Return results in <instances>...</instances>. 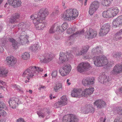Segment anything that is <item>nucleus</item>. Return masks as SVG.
Returning a JSON list of instances; mask_svg holds the SVG:
<instances>
[{"instance_id": "53", "label": "nucleus", "mask_w": 122, "mask_h": 122, "mask_svg": "<svg viewBox=\"0 0 122 122\" xmlns=\"http://www.w3.org/2000/svg\"><path fill=\"white\" fill-rule=\"evenodd\" d=\"M121 119L119 117H117L115 120L114 122H121Z\"/></svg>"}, {"instance_id": "44", "label": "nucleus", "mask_w": 122, "mask_h": 122, "mask_svg": "<svg viewBox=\"0 0 122 122\" xmlns=\"http://www.w3.org/2000/svg\"><path fill=\"white\" fill-rule=\"evenodd\" d=\"M9 22L12 24H14L17 23L18 21L11 16L9 20Z\"/></svg>"}, {"instance_id": "41", "label": "nucleus", "mask_w": 122, "mask_h": 122, "mask_svg": "<svg viewBox=\"0 0 122 122\" xmlns=\"http://www.w3.org/2000/svg\"><path fill=\"white\" fill-rule=\"evenodd\" d=\"M12 87L16 90L17 91L20 92L21 93H23V92L22 88L19 86L16 85H13Z\"/></svg>"}, {"instance_id": "48", "label": "nucleus", "mask_w": 122, "mask_h": 122, "mask_svg": "<svg viewBox=\"0 0 122 122\" xmlns=\"http://www.w3.org/2000/svg\"><path fill=\"white\" fill-rule=\"evenodd\" d=\"M116 111L118 114L120 115H122V107H117Z\"/></svg>"}, {"instance_id": "30", "label": "nucleus", "mask_w": 122, "mask_h": 122, "mask_svg": "<svg viewBox=\"0 0 122 122\" xmlns=\"http://www.w3.org/2000/svg\"><path fill=\"white\" fill-rule=\"evenodd\" d=\"M102 48L100 46H97L93 48L92 51V53L94 55L99 54L102 53Z\"/></svg>"}, {"instance_id": "45", "label": "nucleus", "mask_w": 122, "mask_h": 122, "mask_svg": "<svg viewBox=\"0 0 122 122\" xmlns=\"http://www.w3.org/2000/svg\"><path fill=\"white\" fill-rule=\"evenodd\" d=\"M67 3L68 1L67 0H63L62 3V5L64 9H66L67 8Z\"/></svg>"}, {"instance_id": "12", "label": "nucleus", "mask_w": 122, "mask_h": 122, "mask_svg": "<svg viewBox=\"0 0 122 122\" xmlns=\"http://www.w3.org/2000/svg\"><path fill=\"white\" fill-rule=\"evenodd\" d=\"M110 28V26L109 23H106L102 26L99 34L101 36L106 35L109 32Z\"/></svg>"}, {"instance_id": "61", "label": "nucleus", "mask_w": 122, "mask_h": 122, "mask_svg": "<svg viewBox=\"0 0 122 122\" xmlns=\"http://www.w3.org/2000/svg\"><path fill=\"white\" fill-rule=\"evenodd\" d=\"M78 0L80 3H81V4H83V0Z\"/></svg>"}, {"instance_id": "63", "label": "nucleus", "mask_w": 122, "mask_h": 122, "mask_svg": "<svg viewBox=\"0 0 122 122\" xmlns=\"http://www.w3.org/2000/svg\"><path fill=\"white\" fill-rule=\"evenodd\" d=\"M34 1L36 2H39V0H34Z\"/></svg>"}, {"instance_id": "1", "label": "nucleus", "mask_w": 122, "mask_h": 122, "mask_svg": "<svg viewBox=\"0 0 122 122\" xmlns=\"http://www.w3.org/2000/svg\"><path fill=\"white\" fill-rule=\"evenodd\" d=\"M19 30V33L17 35L18 38L16 39L18 43L13 38L10 37L9 38V41L12 43V47L16 49H17L20 45H24L28 42V39L29 37L26 34L25 31L28 27V25L23 22H21L18 25Z\"/></svg>"}, {"instance_id": "50", "label": "nucleus", "mask_w": 122, "mask_h": 122, "mask_svg": "<svg viewBox=\"0 0 122 122\" xmlns=\"http://www.w3.org/2000/svg\"><path fill=\"white\" fill-rule=\"evenodd\" d=\"M59 11L58 9V7H57L56 8V9H55V11L53 12L52 13L53 15H56L58 13Z\"/></svg>"}, {"instance_id": "43", "label": "nucleus", "mask_w": 122, "mask_h": 122, "mask_svg": "<svg viewBox=\"0 0 122 122\" xmlns=\"http://www.w3.org/2000/svg\"><path fill=\"white\" fill-rule=\"evenodd\" d=\"M64 105L60 101L56 102L54 104V107L56 108H58L60 107H62Z\"/></svg>"}, {"instance_id": "58", "label": "nucleus", "mask_w": 122, "mask_h": 122, "mask_svg": "<svg viewBox=\"0 0 122 122\" xmlns=\"http://www.w3.org/2000/svg\"><path fill=\"white\" fill-rule=\"evenodd\" d=\"M0 122H5V119H1L0 120Z\"/></svg>"}, {"instance_id": "35", "label": "nucleus", "mask_w": 122, "mask_h": 122, "mask_svg": "<svg viewBox=\"0 0 122 122\" xmlns=\"http://www.w3.org/2000/svg\"><path fill=\"white\" fill-rule=\"evenodd\" d=\"M8 73L7 70L3 67H0V76H5L7 75Z\"/></svg>"}, {"instance_id": "40", "label": "nucleus", "mask_w": 122, "mask_h": 122, "mask_svg": "<svg viewBox=\"0 0 122 122\" xmlns=\"http://www.w3.org/2000/svg\"><path fill=\"white\" fill-rule=\"evenodd\" d=\"M60 99L61 100L60 101L61 102L64 106L67 105V99L66 96H62L61 97Z\"/></svg>"}, {"instance_id": "2", "label": "nucleus", "mask_w": 122, "mask_h": 122, "mask_svg": "<svg viewBox=\"0 0 122 122\" xmlns=\"http://www.w3.org/2000/svg\"><path fill=\"white\" fill-rule=\"evenodd\" d=\"M49 13L47 9L43 8L30 16V19L33 21L36 30H42L46 27V23L43 21L45 19Z\"/></svg>"}, {"instance_id": "4", "label": "nucleus", "mask_w": 122, "mask_h": 122, "mask_svg": "<svg viewBox=\"0 0 122 122\" xmlns=\"http://www.w3.org/2000/svg\"><path fill=\"white\" fill-rule=\"evenodd\" d=\"M78 10L76 9H69L65 11L61 15V17L64 20L71 21L75 19L78 15Z\"/></svg>"}, {"instance_id": "46", "label": "nucleus", "mask_w": 122, "mask_h": 122, "mask_svg": "<svg viewBox=\"0 0 122 122\" xmlns=\"http://www.w3.org/2000/svg\"><path fill=\"white\" fill-rule=\"evenodd\" d=\"M12 16L16 20H17V19H20V15L19 13H16L15 14H13Z\"/></svg>"}, {"instance_id": "26", "label": "nucleus", "mask_w": 122, "mask_h": 122, "mask_svg": "<svg viewBox=\"0 0 122 122\" xmlns=\"http://www.w3.org/2000/svg\"><path fill=\"white\" fill-rule=\"evenodd\" d=\"M94 90V89L93 87L86 88L84 89L83 91L82 90L83 97L84 96L86 97L90 96L93 93Z\"/></svg>"}, {"instance_id": "51", "label": "nucleus", "mask_w": 122, "mask_h": 122, "mask_svg": "<svg viewBox=\"0 0 122 122\" xmlns=\"http://www.w3.org/2000/svg\"><path fill=\"white\" fill-rule=\"evenodd\" d=\"M83 57L84 59H91L92 58V57L90 56L89 54L88 53L86 55V56H84Z\"/></svg>"}, {"instance_id": "54", "label": "nucleus", "mask_w": 122, "mask_h": 122, "mask_svg": "<svg viewBox=\"0 0 122 122\" xmlns=\"http://www.w3.org/2000/svg\"><path fill=\"white\" fill-rule=\"evenodd\" d=\"M2 89L3 91H5L6 90V88L5 87H3V86L0 85V89Z\"/></svg>"}, {"instance_id": "20", "label": "nucleus", "mask_w": 122, "mask_h": 122, "mask_svg": "<svg viewBox=\"0 0 122 122\" xmlns=\"http://www.w3.org/2000/svg\"><path fill=\"white\" fill-rule=\"evenodd\" d=\"M82 112L85 114L89 113H93L95 111V109L91 105H88L86 107H83L81 109Z\"/></svg>"}, {"instance_id": "7", "label": "nucleus", "mask_w": 122, "mask_h": 122, "mask_svg": "<svg viewBox=\"0 0 122 122\" xmlns=\"http://www.w3.org/2000/svg\"><path fill=\"white\" fill-rule=\"evenodd\" d=\"M89 47V46L86 45L82 46L80 49L77 48H74L71 51L72 52L77 56L83 55L87 52Z\"/></svg>"}, {"instance_id": "33", "label": "nucleus", "mask_w": 122, "mask_h": 122, "mask_svg": "<svg viewBox=\"0 0 122 122\" xmlns=\"http://www.w3.org/2000/svg\"><path fill=\"white\" fill-rule=\"evenodd\" d=\"M102 15V16L104 18H109L112 17L109 9L106 11H104Z\"/></svg>"}, {"instance_id": "47", "label": "nucleus", "mask_w": 122, "mask_h": 122, "mask_svg": "<svg viewBox=\"0 0 122 122\" xmlns=\"http://www.w3.org/2000/svg\"><path fill=\"white\" fill-rule=\"evenodd\" d=\"M57 71L56 70H53L51 73V75L52 78H56L57 74Z\"/></svg>"}, {"instance_id": "49", "label": "nucleus", "mask_w": 122, "mask_h": 122, "mask_svg": "<svg viewBox=\"0 0 122 122\" xmlns=\"http://www.w3.org/2000/svg\"><path fill=\"white\" fill-rule=\"evenodd\" d=\"M3 39H2V41L1 43H0V45L3 46H4L8 42L6 40V39H3Z\"/></svg>"}, {"instance_id": "29", "label": "nucleus", "mask_w": 122, "mask_h": 122, "mask_svg": "<svg viewBox=\"0 0 122 122\" xmlns=\"http://www.w3.org/2000/svg\"><path fill=\"white\" fill-rule=\"evenodd\" d=\"M122 29L115 34L113 38V39L116 41H118L122 39Z\"/></svg>"}, {"instance_id": "32", "label": "nucleus", "mask_w": 122, "mask_h": 122, "mask_svg": "<svg viewBox=\"0 0 122 122\" xmlns=\"http://www.w3.org/2000/svg\"><path fill=\"white\" fill-rule=\"evenodd\" d=\"M5 106V104L3 102L0 101V117L1 115L4 116H5L6 115V112L1 109L3 108Z\"/></svg>"}, {"instance_id": "28", "label": "nucleus", "mask_w": 122, "mask_h": 122, "mask_svg": "<svg viewBox=\"0 0 122 122\" xmlns=\"http://www.w3.org/2000/svg\"><path fill=\"white\" fill-rule=\"evenodd\" d=\"M109 9L112 17L116 16L119 12L118 8L116 7H113Z\"/></svg>"}, {"instance_id": "42", "label": "nucleus", "mask_w": 122, "mask_h": 122, "mask_svg": "<svg viewBox=\"0 0 122 122\" xmlns=\"http://www.w3.org/2000/svg\"><path fill=\"white\" fill-rule=\"evenodd\" d=\"M30 55L28 53L25 52L22 54V57L24 60H27L30 58Z\"/></svg>"}, {"instance_id": "18", "label": "nucleus", "mask_w": 122, "mask_h": 122, "mask_svg": "<svg viewBox=\"0 0 122 122\" xmlns=\"http://www.w3.org/2000/svg\"><path fill=\"white\" fill-rule=\"evenodd\" d=\"M97 32L91 29H89V31H86V32L85 37L88 39H92L96 37Z\"/></svg>"}, {"instance_id": "5", "label": "nucleus", "mask_w": 122, "mask_h": 122, "mask_svg": "<svg viewBox=\"0 0 122 122\" xmlns=\"http://www.w3.org/2000/svg\"><path fill=\"white\" fill-rule=\"evenodd\" d=\"M93 60L95 66L97 67H101L106 65L108 63L107 58L104 55L94 56Z\"/></svg>"}, {"instance_id": "62", "label": "nucleus", "mask_w": 122, "mask_h": 122, "mask_svg": "<svg viewBox=\"0 0 122 122\" xmlns=\"http://www.w3.org/2000/svg\"><path fill=\"white\" fill-rule=\"evenodd\" d=\"M87 1V0H85L84 2V5H86V3Z\"/></svg>"}, {"instance_id": "6", "label": "nucleus", "mask_w": 122, "mask_h": 122, "mask_svg": "<svg viewBox=\"0 0 122 122\" xmlns=\"http://www.w3.org/2000/svg\"><path fill=\"white\" fill-rule=\"evenodd\" d=\"M91 68V66L89 63L83 62L78 65L76 70L77 72L81 73L89 71Z\"/></svg>"}, {"instance_id": "23", "label": "nucleus", "mask_w": 122, "mask_h": 122, "mask_svg": "<svg viewBox=\"0 0 122 122\" xmlns=\"http://www.w3.org/2000/svg\"><path fill=\"white\" fill-rule=\"evenodd\" d=\"M60 24L59 23L53 24L49 30V33H53L56 31L60 32Z\"/></svg>"}, {"instance_id": "17", "label": "nucleus", "mask_w": 122, "mask_h": 122, "mask_svg": "<svg viewBox=\"0 0 122 122\" xmlns=\"http://www.w3.org/2000/svg\"><path fill=\"white\" fill-rule=\"evenodd\" d=\"M53 58V57L52 55L48 54L41 56L40 59L41 62L47 63L51 62Z\"/></svg>"}, {"instance_id": "27", "label": "nucleus", "mask_w": 122, "mask_h": 122, "mask_svg": "<svg viewBox=\"0 0 122 122\" xmlns=\"http://www.w3.org/2000/svg\"><path fill=\"white\" fill-rule=\"evenodd\" d=\"M94 105L97 106L98 108H101L104 107L106 105L105 102L103 100H98L94 103Z\"/></svg>"}, {"instance_id": "24", "label": "nucleus", "mask_w": 122, "mask_h": 122, "mask_svg": "<svg viewBox=\"0 0 122 122\" xmlns=\"http://www.w3.org/2000/svg\"><path fill=\"white\" fill-rule=\"evenodd\" d=\"M122 72V64H118L114 67L112 73L114 74H117Z\"/></svg>"}, {"instance_id": "3", "label": "nucleus", "mask_w": 122, "mask_h": 122, "mask_svg": "<svg viewBox=\"0 0 122 122\" xmlns=\"http://www.w3.org/2000/svg\"><path fill=\"white\" fill-rule=\"evenodd\" d=\"M43 68L34 66H32L28 67L24 71L22 74L23 77L26 78L28 80L25 81V82L27 83L29 82L30 78L36 75L37 72L41 71H43Z\"/></svg>"}, {"instance_id": "31", "label": "nucleus", "mask_w": 122, "mask_h": 122, "mask_svg": "<svg viewBox=\"0 0 122 122\" xmlns=\"http://www.w3.org/2000/svg\"><path fill=\"white\" fill-rule=\"evenodd\" d=\"M46 112L47 113H49V109L44 108V110H41L37 111V113L39 117H40L43 118L45 115V112Z\"/></svg>"}, {"instance_id": "11", "label": "nucleus", "mask_w": 122, "mask_h": 122, "mask_svg": "<svg viewBox=\"0 0 122 122\" xmlns=\"http://www.w3.org/2000/svg\"><path fill=\"white\" fill-rule=\"evenodd\" d=\"M21 102L19 98L17 97L10 98L9 102L10 107L13 109L16 108L18 104Z\"/></svg>"}, {"instance_id": "37", "label": "nucleus", "mask_w": 122, "mask_h": 122, "mask_svg": "<svg viewBox=\"0 0 122 122\" xmlns=\"http://www.w3.org/2000/svg\"><path fill=\"white\" fill-rule=\"evenodd\" d=\"M122 56V52H114L112 54V56L117 59L120 58Z\"/></svg>"}, {"instance_id": "56", "label": "nucleus", "mask_w": 122, "mask_h": 122, "mask_svg": "<svg viewBox=\"0 0 122 122\" xmlns=\"http://www.w3.org/2000/svg\"><path fill=\"white\" fill-rule=\"evenodd\" d=\"M100 121L101 122H105V118L104 119L103 117H101L100 118Z\"/></svg>"}, {"instance_id": "64", "label": "nucleus", "mask_w": 122, "mask_h": 122, "mask_svg": "<svg viewBox=\"0 0 122 122\" xmlns=\"http://www.w3.org/2000/svg\"><path fill=\"white\" fill-rule=\"evenodd\" d=\"M29 92L30 93H31L32 92V91L31 90H29Z\"/></svg>"}, {"instance_id": "15", "label": "nucleus", "mask_w": 122, "mask_h": 122, "mask_svg": "<svg viewBox=\"0 0 122 122\" xmlns=\"http://www.w3.org/2000/svg\"><path fill=\"white\" fill-rule=\"evenodd\" d=\"M95 81L94 77H88L84 78L82 80V83L84 86H87L93 85Z\"/></svg>"}, {"instance_id": "52", "label": "nucleus", "mask_w": 122, "mask_h": 122, "mask_svg": "<svg viewBox=\"0 0 122 122\" xmlns=\"http://www.w3.org/2000/svg\"><path fill=\"white\" fill-rule=\"evenodd\" d=\"M16 120V122H25L23 119L21 118H20Z\"/></svg>"}, {"instance_id": "14", "label": "nucleus", "mask_w": 122, "mask_h": 122, "mask_svg": "<svg viewBox=\"0 0 122 122\" xmlns=\"http://www.w3.org/2000/svg\"><path fill=\"white\" fill-rule=\"evenodd\" d=\"M59 56V60L62 63L67 61L68 58H72L73 57V55L69 52L66 53L61 52L60 53Z\"/></svg>"}, {"instance_id": "59", "label": "nucleus", "mask_w": 122, "mask_h": 122, "mask_svg": "<svg viewBox=\"0 0 122 122\" xmlns=\"http://www.w3.org/2000/svg\"><path fill=\"white\" fill-rule=\"evenodd\" d=\"M119 91L120 93H122V87H121L119 89Z\"/></svg>"}, {"instance_id": "34", "label": "nucleus", "mask_w": 122, "mask_h": 122, "mask_svg": "<svg viewBox=\"0 0 122 122\" xmlns=\"http://www.w3.org/2000/svg\"><path fill=\"white\" fill-rule=\"evenodd\" d=\"M41 46L38 44H36L33 45H32L30 47V49L32 51H36L37 50L40 49Z\"/></svg>"}, {"instance_id": "38", "label": "nucleus", "mask_w": 122, "mask_h": 122, "mask_svg": "<svg viewBox=\"0 0 122 122\" xmlns=\"http://www.w3.org/2000/svg\"><path fill=\"white\" fill-rule=\"evenodd\" d=\"M62 84L60 83H57L54 88V90L56 92H57L60 89L62 88Z\"/></svg>"}, {"instance_id": "25", "label": "nucleus", "mask_w": 122, "mask_h": 122, "mask_svg": "<svg viewBox=\"0 0 122 122\" xmlns=\"http://www.w3.org/2000/svg\"><path fill=\"white\" fill-rule=\"evenodd\" d=\"M122 25V15L119 16L115 19L112 22L113 26L115 28L117 26Z\"/></svg>"}, {"instance_id": "8", "label": "nucleus", "mask_w": 122, "mask_h": 122, "mask_svg": "<svg viewBox=\"0 0 122 122\" xmlns=\"http://www.w3.org/2000/svg\"><path fill=\"white\" fill-rule=\"evenodd\" d=\"M71 69L72 67L70 64H65L62 67L61 69L60 70L59 72L61 76H64L70 73Z\"/></svg>"}, {"instance_id": "21", "label": "nucleus", "mask_w": 122, "mask_h": 122, "mask_svg": "<svg viewBox=\"0 0 122 122\" xmlns=\"http://www.w3.org/2000/svg\"><path fill=\"white\" fill-rule=\"evenodd\" d=\"M8 3L14 8H17L21 5L20 0H8Z\"/></svg>"}, {"instance_id": "22", "label": "nucleus", "mask_w": 122, "mask_h": 122, "mask_svg": "<svg viewBox=\"0 0 122 122\" xmlns=\"http://www.w3.org/2000/svg\"><path fill=\"white\" fill-rule=\"evenodd\" d=\"M109 77L104 74L100 75L98 78L99 81L101 83L104 84L109 82L110 80Z\"/></svg>"}, {"instance_id": "39", "label": "nucleus", "mask_w": 122, "mask_h": 122, "mask_svg": "<svg viewBox=\"0 0 122 122\" xmlns=\"http://www.w3.org/2000/svg\"><path fill=\"white\" fill-rule=\"evenodd\" d=\"M112 0H102L101 3L103 5L108 6L110 5Z\"/></svg>"}, {"instance_id": "36", "label": "nucleus", "mask_w": 122, "mask_h": 122, "mask_svg": "<svg viewBox=\"0 0 122 122\" xmlns=\"http://www.w3.org/2000/svg\"><path fill=\"white\" fill-rule=\"evenodd\" d=\"M68 26L67 23L66 22H64L62 24L61 27L60 25V32H63L66 30Z\"/></svg>"}, {"instance_id": "57", "label": "nucleus", "mask_w": 122, "mask_h": 122, "mask_svg": "<svg viewBox=\"0 0 122 122\" xmlns=\"http://www.w3.org/2000/svg\"><path fill=\"white\" fill-rule=\"evenodd\" d=\"M69 79H67L66 80V82L67 83V85H70L71 84V83L70 82H69Z\"/></svg>"}, {"instance_id": "19", "label": "nucleus", "mask_w": 122, "mask_h": 122, "mask_svg": "<svg viewBox=\"0 0 122 122\" xmlns=\"http://www.w3.org/2000/svg\"><path fill=\"white\" fill-rule=\"evenodd\" d=\"M71 96L72 97H82V90L76 88L74 89L71 92Z\"/></svg>"}, {"instance_id": "13", "label": "nucleus", "mask_w": 122, "mask_h": 122, "mask_svg": "<svg viewBox=\"0 0 122 122\" xmlns=\"http://www.w3.org/2000/svg\"><path fill=\"white\" fill-rule=\"evenodd\" d=\"M76 30V27H74L72 28H69L67 30V33L68 34H70V35L71 37H73L75 36H77L79 35L83 34L84 32V31L83 30H81L77 32H76L74 34V32Z\"/></svg>"}, {"instance_id": "9", "label": "nucleus", "mask_w": 122, "mask_h": 122, "mask_svg": "<svg viewBox=\"0 0 122 122\" xmlns=\"http://www.w3.org/2000/svg\"><path fill=\"white\" fill-rule=\"evenodd\" d=\"M99 3L97 1H94L92 2L89 8V13L91 15H92L99 8Z\"/></svg>"}, {"instance_id": "10", "label": "nucleus", "mask_w": 122, "mask_h": 122, "mask_svg": "<svg viewBox=\"0 0 122 122\" xmlns=\"http://www.w3.org/2000/svg\"><path fill=\"white\" fill-rule=\"evenodd\" d=\"M62 121L63 122H78V120L76 115L69 114L64 116Z\"/></svg>"}, {"instance_id": "60", "label": "nucleus", "mask_w": 122, "mask_h": 122, "mask_svg": "<svg viewBox=\"0 0 122 122\" xmlns=\"http://www.w3.org/2000/svg\"><path fill=\"white\" fill-rule=\"evenodd\" d=\"M53 95L52 94H51L49 96V97L50 99L51 100L53 98Z\"/></svg>"}, {"instance_id": "16", "label": "nucleus", "mask_w": 122, "mask_h": 122, "mask_svg": "<svg viewBox=\"0 0 122 122\" xmlns=\"http://www.w3.org/2000/svg\"><path fill=\"white\" fill-rule=\"evenodd\" d=\"M6 61L10 67L14 66L17 62L16 59L12 56L7 57L6 58Z\"/></svg>"}, {"instance_id": "55", "label": "nucleus", "mask_w": 122, "mask_h": 122, "mask_svg": "<svg viewBox=\"0 0 122 122\" xmlns=\"http://www.w3.org/2000/svg\"><path fill=\"white\" fill-rule=\"evenodd\" d=\"M4 50V49L3 48V47L0 46V52H2Z\"/></svg>"}]
</instances>
